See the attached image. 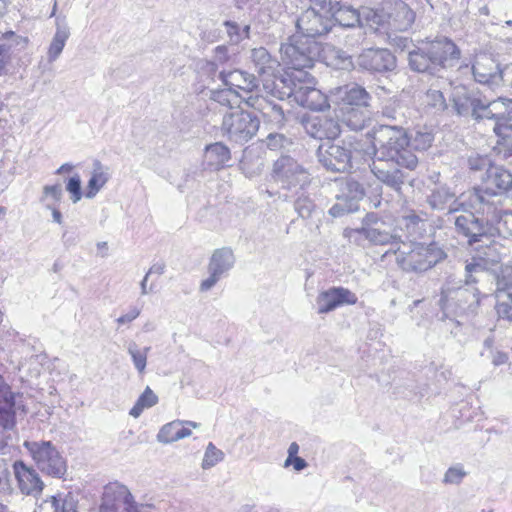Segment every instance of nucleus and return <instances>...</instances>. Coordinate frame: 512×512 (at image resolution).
<instances>
[{
	"label": "nucleus",
	"instance_id": "nucleus-1",
	"mask_svg": "<svg viewBox=\"0 0 512 512\" xmlns=\"http://www.w3.org/2000/svg\"><path fill=\"white\" fill-rule=\"evenodd\" d=\"M373 153L371 172L380 182L401 193L408 181V174L402 168L412 171L418 165L406 130L400 125H379L374 133Z\"/></svg>",
	"mask_w": 512,
	"mask_h": 512
},
{
	"label": "nucleus",
	"instance_id": "nucleus-2",
	"mask_svg": "<svg viewBox=\"0 0 512 512\" xmlns=\"http://www.w3.org/2000/svg\"><path fill=\"white\" fill-rule=\"evenodd\" d=\"M264 90L277 100L292 98L299 106L312 111L330 107L328 97L314 87V77L310 73L280 75L271 84L265 83Z\"/></svg>",
	"mask_w": 512,
	"mask_h": 512
},
{
	"label": "nucleus",
	"instance_id": "nucleus-3",
	"mask_svg": "<svg viewBox=\"0 0 512 512\" xmlns=\"http://www.w3.org/2000/svg\"><path fill=\"white\" fill-rule=\"evenodd\" d=\"M460 57L458 46L451 39L442 37L413 48L407 60L412 71L434 76L452 67Z\"/></svg>",
	"mask_w": 512,
	"mask_h": 512
},
{
	"label": "nucleus",
	"instance_id": "nucleus-4",
	"mask_svg": "<svg viewBox=\"0 0 512 512\" xmlns=\"http://www.w3.org/2000/svg\"><path fill=\"white\" fill-rule=\"evenodd\" d=\"M368 154L366 143L356 135H347L326 148L317 150L318 161L331 172H349Z\"/></svg>",
	"mask_w": 512,
	"mask_h": 512
},
{
	"label": "nucleus",
	"instance_id": "nucleus-5",
	"mask_svg": "<svg viewBox=\"0 0 512 512\" xmlns=\"http://www.w3.org/2000/svg\"><path fill=\"white\" fill-rule=\"evenodd\" d=\"M511 190L512 173L502 166L493 165L485 172L481 185L470 195V206L477 213L489 214L500 203L496 199Z\"/></svg>",
	"mask_w": 512,
	"mask_h": 512
},
{
	"label": "nucleus",
	"instance_id": "nucleus-6",
	"mask_svg": "<svg viewBox=\"0 0 512 512\" xmlns=\"http://www.w3.org/2000/svg\"><path fill=\"white\" fill-rule=\"evenodd\" d=\"M397 265L406 272L422 273L446 257V253L435 244L423 245L416 241L404 242L393 250Z\"/></svg>",
	"mask_w": 512,
	"mask_h": 512
},
{
	"label": "nucleus",
	"instance_id": "nucleus-7",
	"mask_svg": "<svg viewBox=\"0 0 512 512\" xmlns=\"http://www.w3.org/2000/svg\"><path fill=\"white\" fill-rule=\"evenodd\" d=\"M481 121L493 120L494 132L499 137L497 149L504 158L512 155V99L499 97L489 101L485 96Z\"/></svg>",
	"mask_w": 512,
	"mask_h": 512
},
{
	"label": "nucleus",
	"instance_id": "nucleus-8",
	"mask_svg": "<svg viewBox=\"0 0 512 512\" xmlns=\"http://www.w3.org/2000/svg\"><path fill=\"white\" fill-rule=\"evenodd\" d=\"M282 61L288 69L282 75L297 72L309 73L320 53V44L316 40L294 34L280 47Z\"/></svg>",
	"mask_w": 512,
	"mask_h": 512
},
{
	"label": "nucleus",
	"instance_id": "nucleus-9",
	"mask_svg": "<svg viewBox=\"0 0 512 512\" xmlns=\"http://www.w3.org/2000/svg\"><path fill=\"white\" fill-rule=\"evenodd\" d=\"M23 447L43 474L56 479L65 477L68 469L67 460L51 441L25 440Z\"/></svg>",
	"mask_w": 512,
	"mask_h": 512
},
{
	"label": "nucleus",
	"instance_id": "nucleus-10",
	"mask_svg": "<svg viewBox=\"0 0 512 512\" xmlns=\"http://www.w3.org/2000/svg\"><path fill=\"white\" fill-rule=\"evenodd\" d=\"M355 236L368 240L372 245H391L396 248L402 240L393 223L374 212L365 215L361 227L351 230L350 237Z\"/></svg>",
	"mask_w": 512,
	"mask_h": 512
},
{
	"label": "nucleus",
	"instance_id": "nucleus-11",
	"mask_svg": "<svg viewBox=\"0 0 512 512\" xmlns=\"http://www.w3.org/2000/svg\"><path fill=\"white\" fill-rule=\"evenodd\" d=\"M448 221L454 223L455 232L458 236L464 238L469 246L478 243L491 242V223L490 219L484 221L468 209L464 203V209L448 218Z\"/></svg>",
	"mask_w": 512,
	"mask_h": 512
},
{
	"label": "nucleus",
	"instance_id": "nucleus-12",
	"mask_svg": "<svg viewBox=\"0 0 512 512\" xmlns=\"http://www.w3.org/2000/svg\"><path fill=\"white\" fill-rule=\"evenodd\" d=\"M259 127L258 117L245 110L227 112L222 119L223 135L237 144L250 141L257 134Z\"/></svg>",
	"mask_w": 512,
	"mask_h": 512
},
{
	"label": "nucleus",
	"instance_id": "nucleus-13",
	"mask_svg": "<svg viewBox=\"0 0 512 512\" xmlns=\"http://www.w3.org/2000/svg\"><path fill=\"white\" fill-rule=\"evenodd\" d=\"M272 177L281 189L291 193L312 182L309 172L290 156H281L274 162Z\"/></svg>",
	"mask_w": 512,
	"mask_h": 512
},
{
	"label": "nucleus",
	"instance_id": "nucleus-14",
	"mask_svg": "<svg viewBox=\"0 0 512 512\" xmlns=\"http://www.w3.org/2000/svg\"><path fill=\"white\" fill-rule=\"evenodd\" d=\"M479 290L476 287L442 289L439 306L444 312L456 315H473L479 304Z\"/></svg>",
	"mask_w": 512,
	"mask_h": 512
},
{
	"label": "nucleus",
	"instance_id": "nucleus-15",
	"mask_svg": "<svg viewBox=\"0 0 512 512\" xmlns=\"http://www.w3.org/2000/svg\"><path fill=\"white\" fill-rule=\"evenodd\" d=\"M484 95L475 88L456 85L452 88L449 101L451 110L460 117H470L476 122L481 121Z\"/></svg>",
	"mask_w": 512,
	"mask_h": 512
},
{
	"label": "nucleus",
	"instance_id": "nucleus-16",
	"mask_svg": "<svg viewBox=\"0 0 512 512\" xmlns=\"http://www.w3.org/2000/svg\"><path fill=\"white\" fill-rule=\"evenodd\" d=\"M297 34L315 40L327 35L333 28V19L327 11L324 13L310 7L301 12L295 20Z\"/></svg>",
	"mask_w": 512,
	"mask_h": 512
},
{
	"label": "nucleus",
	"instance_id": "nucleus-17",
	"mask_svg": "<svg viewBox=\"0 0 512 512\" xmlns=\"http://www.w3.org/2000/svg\"><path fill=\"white\" fill-rule=\"evenodd\" d=\"M219 79L228 87L226 90L218 91L214 95V99L221 104L228 102L226 95L229 92L237 94L236 90L239 89L246 93H251L259 87L258 78L254 74L240 69L223 70L219 72Z\"/></svg>",
	"mask_w": 512,
	"mask_h": 512
},
{
	"label": "nucleus",
	"instance_id": "nucleus-18",
	"mask_svg": "<svg viewBox=\"0 0 512 512\" xmlns=\"http://www.w3.org/2000/svg\"><path fill=\"white\" fill-rule=\"evenodd\" d=\"M437 180L434 181V186L430 188V194L427 196V203L437 211H446V216L450 219L452 215L459 213L464 209V203L456 196L446 183L439 182V174L435 175ZM434 176L431 177L433 179Z\"/></svg>",
	"mask_w": 512,
	"mask_h": 512
},
{
	"label": "nucleus",
	"instance_id": "nucleus-19",
	"mask_svg": "<svg viewBox=\"0 0 512 512\" xmlns=\"http://www.w3.org/2000/svg\"><path fill=\"white\" fill-rule=\"evenodd\" d=\"M235 261L231 248L222 247L214 250L208 263L209 277L201 282L200 291L206 292L212 289L233 268Z\"/></svg>",
	"mask_w": 512,
	"mask_h": 512
},
{
	"label": "nucleus",
	"instance_id": "nucleus-20",
	"mask_svg": "<svg viewBox=\"0 0 512 512\" xmlns=\"http://www.w3.org/2000/svg\"><path fill=\"white\" fill-rule=\"evenodd\" d=\"M396 65V57L385 48L364 49L356 58V66L371 74L393 71Z\"/></svg>",
	"mask_w": 512,
	"mask_h": 512
},
{
	"label": "nucleus",
	"instance_id": "nucleus-21",
	"mask_svg": "<svg viewBox=\"0 0 512 512\" xmlns=\"http://www.w3.org/2000/svg\"><path fill=\"white\" fill-rule=\"evenodd\" d=\"M470 70L474 81L479 84L493 87L503 82V70L490 54L476 55Z\"/></svg>",
	"mask_w": 512,
	"mask_h": 512
},
{
	"label": "nucleus",
	"instance_id": "nucleus-22",
	"mask_svg": "<svg viewBox=\"0 0 512 512\" xmlns=\"http://www.w3.org/2000/svg\"><path fill=\"white\" fill-rule=\"evenodd\" d=\"M246 104L258 111L264 123L273 128L281 129L286 123V116L282 106L274 99L264 95H250L245 99Z\"/></svg>",
	"mask_w": 512,
	"mask_h": 512
},
{
	"label": "nucleus",
	"instance_id": "nucleus-23",
	"mask_svg": "<svg viewBox=\"0 0 512 512\" xmlns=\"http://www.w3.org/2000/svg\"><path fill=\"white\" fill-rule=\"evenodd\" d=\"M302 125L309 136L319 140L335 139L341 133L339 120L327 115L304 116Z\"/></svg>",
	"mask_w": 512,
	"mask_h": 512
},
{
	"label": "nucleus",
	"instance_id": "nucleus-24",
	"mask_svg": "<svg viewBox=\"0 0 512 512\" xmlns=\"http://www.w3.org/2000/svg\"><path fill=\"white\" fill-rule=\"evenodd\" d=\"M12 467L20 492L27 496L39 497L45 487L39 473L22 460L15 461Z\"/></svg>",
	"mask_w": 512,
	"mask_h": 512
},
{
	"label": "nucleus",
	"instance_id": "nucleus-25",
	"mask_svg": "<svg viewBox=\"0 0 512 512\" xmlns=\"http://www.w3.org/2000/svg\"><path fill=\"white\" fill-rule=\"evenodd\" d=\"M371 100V94L355 83L338 87L333 94L336 109L370 107Z\"/></svg>",
	"mask_w": 512,
	"mask_h": 512
},
{
	"label": "nucleus",
	"instance_id": "nucleus-26",
	"mask_svg": "<svg viewBox=\"0 0 512 512\" xmlns=\"http://www.w3.org/2000/svg\"><path fill=\"white\" fill-rule=\"evenodd\" d=\"M355 293L344 287H332L321 292L316 300L319 314L329 313L343 305H354L357 303Z\"/></svg>",
	"mask_w": 512,
	"mask_h": 512
},
{
	"label": "nucleus",
	"instance_id": "nucleus-27",
	"mask_svg": "<svg viewBox=\"0 0 512 512\" xmlns=\"http://www.w3.org/2000/svg\"><path fill=\"white\" fill-rule=\"evenodd\" d=\"M278 198L283 201H288L290 198H294V210L302 219H309L318 212V205L316 204V189L310 186L300 188L297 192H294L289 196L287 193H278Z\"/></svg>",
	"mask_w": 512,
	"mask_h": 512
},
{
	"label": "nucleus",
	"instance_id": "nucleus-28",
	"mask_svg": "<svg viewBox=\"0 0 512 512\" xmlns=\"http://www.w3.org/2000/svg\"><path fill=\"white\" fill-rule=\"evenodd\" d=\"M387 27L393 31H407L415 20L414 11L402 0L387 3Z\"/></svg>",
	"mask_w": 512,
	"mask_h": 512
},
{
	"label": "nucleus",
	"instance_id": "nucleus-29",
	"mask_svg": "<svg viewBox=\"0 0 512 512\" xmlns=\"http://www.w3.org/2000/svg\"><path fill=\"white\" fill-rule=\"evenodd\" d=\"M250 59L254 64L255 70L258 72L259 76L263 78V85L265 83H272L269 82V77H273V81L276 80L278 76H276L275 73L280 64L277 59L270 55L266 48L259 47L252 49L250 51Z\"/></svg>",
	"mask_w": 512,
	"mask_h": 512
},
{
	"label": "nucleus",
	"instance_id": "nucleus-30",
	"mask_svg": "<svg viewBox=\"0 0 512 512\" xmlns=\"http://www.w3.org/2000/svg\"><path fill=\"white\" fill-rule=\"evenodd\" d=\"M28 39L8 31L0 37V76L7 74V65L11 63L12 57L17 48L24 49Z\"/></svg>",
	"mask_w": 512,
	"mask_h": 512
},
{
	"label": "nucleus",
	"instance_id": "nucleus-31",
	"mask_svg": "<svg viewBox=\"0 0 512 512\" xmlns=\"http://www.w3.org/2000/svg\"><path fill=\"white\" fill-rule=\"evenodd\" d=\"M330 17L333 19V27L338 24L344 28H353L362 26V14L359 10L355 9L352 5L341 2H334L327 10Z\"/></svg>",
	"mask_w": 512,
	"mask_h": 512
},
{
	"label": "nucleus",
	"instance_id": "nucleus-32",
	"mask_svg": "<svg viewBox=\"0 0 512 512\" xmlns=\"http://www.w3.org/2000/svg\"><path fill=\"white\" fill-rule=\"evenodd\" d=\"M337 118L351 131L363 130L370 120L369 107L336 109Z\"/></svg>",
	"mask_w": 512,
	"mask_h": 512
},
{
	"label": "nucleus",
	"instance_id": "nucleus-33",
	"mask_svg": "<svg viewBox=\"0 0 512 512\" xmlns=\"http://www.w3.org/2000/svg\"><path fill=\"white\" fill-rule=\"evenodd\" d=\"M492 215L491 239L499 236L503 239H512V210H502L495 206L488 215Z\"/></svg>",
	"mask_w": 512,
	"mask_h": 512
},
{
	"label": "nucleus",
	"instance_id": "nucleus-34",
	"mask_svg": "<svg viewBox=\"0 0 512 512\" xmlns=\"http://www.w3.org/2000/svg\"><path fill=\"white\" fill-rule=\"evenodd\" d=\"M56 31L50 42L47 51V60L49 63L55 62L61 55L67 40L70 37V29L65 22V18L57 17L55 21Z\"/></svg>",
	"mask_w": 512,
	"mask_h": 512
},
{
	"label": "nucleus",
	"instance_id": "nucleus-35",
	"mask_svg": "<svg viewBox=\"0 0 512 512\" xmlns=\"http://www.w3.org/2000/svg\"><path fill=\"white\" fill-rule=\"evenodd\" d=\"M204 160L207 166L214 170L229 166L231 160L230 149L222 142H215L205 147Z\"/></svg>",
	"mask_w": 512,
	"mask_h": 512
},
{
	"label": "nucleus",
	"instance_id": "nucleus-36",
	"mask_svg": "<svg viewBox=\"0 0 512 512\" xmlns=\"http://www.w3.org/2000/svg\"><path fill=\"white\" fill-rule=\"evenodd\" d=\"M110 494L114 496V499L121 501L124 505L126 512H141V509L147 507V505H138L134 501V497L125 485L115 483L105 487L104 497L108 499Z\"/></svg>",
	"mask_w": 512,
	"mask_h": 512
},
{
	"label": "nucleus",
	"instance_id": "nucleus-37",
	"mask_svg": "<svg viewBox=\"0 0 512 512\" xmlns=\"http://www.w3.org/2000/svg\"><path fill=\"white\" fill-rule=\"evenodd\" d=\"M488 263L482 257H472L466 261L464 269V283L467 287H474L487 275Z\"/></svg>",
	"mask_w": 512,
	"mask_h": 512
},
{
	"label": "nucleus",
	"instance_id": "nucleus-38",
	"mask_svg": "<svg viewBox=\"0 0 512 512\" xmlns=\"http://www.w3.org/2000/svg\"><path fill=\"white\" fill-rule=\"evenodd\" d=\"M109 180L108 168L99 160H94L91 177L88 181L85 197L92 199Z\"/></svg>",
	"mask_w": 512,
	"mask_h": 512
},
{
	"label": "nucleus",
	"instance_id": "nucleus-39",
	"mask_svg": "<svg viewBox=\"0 0 512 512\" xmlns=\"http://www.w3.org/2000/svg\"><path fill=\"white\" fill-rule=\"evenodd\" d=\"M16 400L0 403V429L6 432H18L16 420Z\"/></svg>",
	"mask_w": 512,
	"mask_h": 512
},
{
	"label": "nucleus",
	"instance_id": "nucleus-40",
	"mask_svg": "<svg viewBox=\"0 0 512 512\" xmlns=\"http://www.w3.org/2000/svg\"><path fill=\"white\" fill-rule=\"evenodd\" d=\"M401 225L407 229L409 236L415 241L423 236L426 223L416 212L411 211L407 215L402 216Z\"/></svg>",
	"mask_w": 512,
	"mask_h": 512
},
{
	"label": "nucleus",
	"instance_id": "nucleus-41",
	"mask_svg": "<svg viewBox=\"0 0 512 512\" xmlns=\"http://www.w3.org/2000/svg\"><path fill=\"white\" fill-rule=\"evenodd\" d=\"M405 110L406 108L402 105L400 100L390 99L382 107L381 113L383 117L394 121V125L402 126L404 123H406Z\"/></svg>",
	"mask_w": 512,
	"mask_h": 512
},
{
	"label": "nucleus",
	"instance_id": "nucleus-42",
	"mask_svg": "<svg viewBox=\"0 0 512 512\" xmlns=\"http://www.w3.org/2000/svg\"><path fill=\"white\" fill-rule=\"evenodd\" d=\"M157 403L158 396L151 390L149 386H147L137 399L135 405L130 409L129 415L134 418H138L144 409L151 408Z\"/></svg>",
	"mask_w": 512,
	"mask_h": 512
},
{
	"label": "nucleus",
	"instance_id": "nucleus-43",
	"mask_svg": "<svg viewBox=\"0 0 512 512\" xmlns=\"http://www.w3.org/2000/svg\"><path fill=\"white\" fill-rule=\"evenodd\" d=\"M340 194L351 203L359 205V201L365 196V189L360 182L353 178H349L343 183Z\"/></svg>",
	"mask_w": 512,
	"mask_h": 512
},
{
	"label": "nucleus",
	"instance_id": "nucleus-44",
	"mask_svg": "<svg viewBox=\"0 0 512 512\" xmlns=\"http://www.w3.org/2000/svg\"><path fill=\"white\" fill-rule=\"evenodd\" d=\"M362 16L365 18L367 24L375 29L379 27H384L387 25L388 20V7L387 3L381 9H365L362 13Z\"/></svg>",
	"mask_w": 512,
	"mask_h": 512
},
{
	"label": "nucleus",
	"instance_id": "nucleus-45",
	"mask_svg": "<svg viewBox=\"0 0 512 512\" xmlns=\"http://www.w3.org/2000/svg\"><path fill=\"white\" fill-rule=\"evenodd\" d=\"M223 25L225 27L229 41L232 44H238L243 39L249 37V25H244L243 27H241L237 22L231 20L225 21Z\"/></svg>",
	"mask_w": 512,
	"mask_h": 512
},
{
	"label": "nucleus",
	"instance_id": "nucleus-46",
	"mask_svg": "<svg viewBox=\"0 0 512 512\" xmlns=\"http://www.w3.org/2000/svg\"><path fill=\"white\" fill-rule=\"evenodd\" d=\"M150 347L139 349L135 342L128 345L127 351L132 358L133 365L139 374H143L147 365V355Z\"/></svg>",
	"mask_w": 512,
	"mask_h": 512
},
{
	"label": "nucleus",
	"instance_id": "nucleus-47",
	"mask_svg": "<svg viewBox=\"0 0 512 512\" xmlns=\"http://www.w3.org/2000/svg\"><path fill=\"white\" fill-rule=\"evenodd\" d=\"M495 310L500 319L512 322V294L496 291Z\"/></svg>",
	"mask_w": 512,
	"mask_h": 512
},
{
	"label": "nucleus",
	"instance_id": "nucleus-48",
	"mask_svg": "<svg viewBox=\"0 0 512 512\" xmlns=\"http://www.w3.org/2000/svg\"><path fill=\"white\" fill-rule=\"evenodd\" d=\"M229 58L228 47L219 45L214 49V61H206L201 69L210 75H215L218 70V63L224 64Z\"/></svg>",
	"mask_w": 512,
	"mask_h": 512
},
{
	"label": "nucleus",
	"instance_id": "nucleus-49",
	"mask_svg": "<svg viewBox=\"0 0 512 512\" xmlns=\"http://www.w3.org/2000/svg\"><path fill=\"white\" fill-rule=\"evenodd\" d=\"M359 209L358 204L351 203L341 194L336 195V202L329 209L328 213L332 217H342L349 213L356 212Z\"/></svg>",
	"mask_w": 512,
	"mask_h": 512
},
{
	"label": "nucleus",
	"instance_id": "nucleus-50",
	"mask_svg": "<svg viewBox=\"0 0 512 512\" xmlns=\"http://www.w3.org/2000/svg\"><path fill=\"white\" fill-rule=\"evenodd\" d=\"M425 103L428 107L432 108L435 113L449 109L444 94L440 90L429 89L425 94Z\"/></svg>",
	"mask_w": 512,
	"mask_h": 512
},
{
	"label": "nucleus",
	"instance_id": "nucleus-51",
	"mask_svg": "<svg viewBox=\"0 0 512 512\" xmlns=\"http://www.w3.org/2000/svg\"><path fill=\"white\" fill-rule=\"evenodd\" d=\"M179 425H183V421L175 420L165 424L157 434V439L161 443H172L179 440Z\"/></svg>",
	"mask_w": 512,
	"mask_h": 512
},
{
	"label": "nucleus",
	"instance_id": "nucleus-52",
	"mask_svg": "<svg viewBox=\"0 0 512 512\" xmlns=\"http://www.w3.org/2000/svg\"><path fill=\"white\" fill-rule=\"evenodd\" d=\"M73 502L72 498L62 499L59 496H51L50 500L43 501L34 512H43L46 506H50L52 512H66Z\"/></svg>",
	"mask_w": 512,
	"mask_h": 512
},
{
	"label": "nucleus",
	"instance_id": "nucleus-53",
	"mask_svg": "<svg viewBox=\"0 0 512 512\" xmlns=\"http://www.w3.org/2000/svg\"><path fill=\"white\" fill-rule=\"evenodd\" d=\"M224 458V453L216 448V446L213 443H209L207 445L204 458L202 461V468L203 469H209L213 466H215L217 463L222 461Z\"/></svg>",
	"mask_w": 512,
	"mask_h": 512
},
{
	"label": "nucleus",
	"instance_id": "nucleus-54",
	"mask_svg": "<svg viewBox=\"0 0 512 512\" xmlns=\"http://www.w3.org/2000/svg\"><path fill=\"white\" fill-rule=\"evenodd\" d=\"M434 140V136L430 132L417 131L410 140L411 150L424 151L428 149Z\"/></svg>",
	"mask_w": 512,
	"mask_h": 512
},
{
	"label": "nucleus",
	"instance_id": "nucleus-55",
	"mask_svg": "<svg viewBox=\"0 0 512 512\" xmlns=\"http://www.w3.org/2000/svg\"><path fill=\"white\" fill-rule=\"evenodd\" d=\"M390 44L400 52L406 51L408 54L413 48L417 46L413 43L412 39L398 34H389Z\"/></svg>",
	"mask_w": 512,
	"mask_h": 512
},
{
	"label": "nucleus",
	"instance_id": "nucleus-56",
	"mask_svg": "<svg viewBox=\"0 0 512 512\" xmlns=\"http://www.w3.org/2000/svg\"><path fill=\"white\" fill-rule=\"evenodd\" d=\"M496 285V291L512 294V268L501 271V274L497 277Z\"/></svg>",
	"mask_w": 512,
	"mask_h": 512
},
{
	"label": "nucleus",
	"instance_id": "nucleus-57",
	"mask_svg": "<svg viewBox=\"0 0 512 512\" xmlns=\"http://www.w3.org/2000/svg\"><path fill=\"white\" fill-rule=\"evenodd\" d=\"M467 475V472L461 465H456L448 468L446 471L443 483L445 484H460L463 478Z\"/></svg>",
	"mask_w": 512,
	"mask_h": 512
},
{
	"label": "nucleus",
	"instance_id": "nucleus-58",
	"mask_svg": "<svg viewBox=\"0 0 512 512\" xmlns=\"http://www.w3.org/2000/svg\"><path fill=\"white\" fill-rule=\"evenodd\" d=\"M66 190L71 194L73 203H77L82 198L81 178L78 174L69 178L66 184Z\"/></svg>",
	"mask_w": 512,
	"mask_h": 512
},
{
	"label": "nucleus",
	"instance_id": "nucleus-59",
	"mask_svg": "<svg viewBox=\"0 0 512 512\" xmlns=\"http://www.w3.org/2000/svg\"><path fill=\"white\" fill-rule=\"evenodd\" d=\"M12 491L10 484V471L6 460H0V494H9Z\"/></svg>",
	"mask_w": 512,
	"mask_h": 512
},
{
	"label": "nucleus",
	"instance_id": "nucleus-60",
	"mask_svg": "<svg viewBox=\"0 0 512 512\" xmlns=\"http://www.w3.org/2000/svg\"><path fill=\"white\" fill-rule=\"evenodd\" d=\"M468 165L471 170L481 171L484 169H488L489 167H493L490 159L487 156H471L468 159Z\"/></svg>",
	"mask_w": 512,
	"mask_h": 512
},
{
	"label": "nucleus",
	"instance_id": "nucleus-61",
	"mask_svg": "<svg viewBox=\"0 0 512 512\" xmlns=\"http://www.w3.org/2000/svg\"><path fill=\"white\" fill-rule=\"evenodd\" d=\"M63 192L60 184L46 185L43 187V195L40 198L44 202L48 197L52 198L55 202H59L62 198Z\"/></svg>",
	"mask_w": 512,
	"mask_h": 512
},
{
	"label": "nucleus",
	"instance_id": "nucleus-62",
	"mask_svg": "<svg viewBox=\"0 0 512 512\" xmlns=\"http://www.w3.org/2000/svg\"><path fill=\"white\" fill-rule=\"evenodd\" d=\"M287 138L285 135L280 133H270L266 139L264 140L266 146L270 150H278L282 147H284L285 143L287 142Z\"/></svg>",
	"mask_w": 512,
	"mask_h": 512
},
{
	"label": "nucleus",
	"instance_id": "nucleus-63",
	"mask_svg": "<svg viewBox=\"0 0 512 512\" xmlns=\"http://www.w3.org/2000/svg\"><path fill=\"white\" fill-rule=\"evenodd\" d=\"M18 437V432H6L0 430V454H6L9 447L13 445L14 440Z\"/></svg>",
	"mask_w": 512,
	"mask_h": 512
},
{
	"label": "nucleus",
	"instance_id": "nucleus-64",
	"mask_svg": "<svg viewBox=\"0 0 512 512\" xmlns=\"http://www.w3.org/2000/svg\"><path fill=\"white\" fill-rule=\"evenodd\" d=\"M16 400V394L0 374V403Z\"/></svg>",
	"mask_w": 512,
	"mask_h": 512
}]
</instances>
